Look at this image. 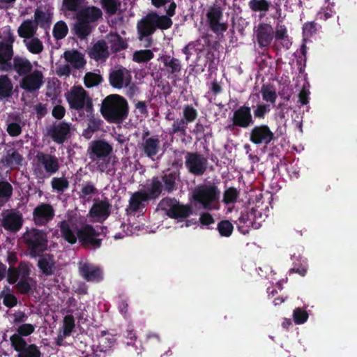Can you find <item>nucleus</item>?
I'll list each match as a JSON object with an SVG mask.
<instances>
[{
	"instance_id": "obj_53",
	"label": "nucleus",
	"mask_w": 357,
	"mask_h": 357,
	"mask_svg": "<svg viewBox=\"0 0 357 357\" xmlns=\"http://www.w3.org/2000/svg\"><path fill=\"white\" fill-rule=\"evenodd\" d=\"M275 38L277 41H282L281 43L284 47H286L287 50L289 49L287 29L280 22L276 26Z\"/></svg>"
},
{
	"instance_id": "obj_35",
	"label": "nucleus",
	"mask_w": 357,
	"mask_h": 357,
	"mask_svg": "<svg viewBox=\"0 0 357 357\" xmlns=\"http://www.w3.org/2000/svg\"><path fill=\"white\" fill-rule=\"evenodd\" d=\"M63 58L75 69H81L86 65L83 54L77 50H67L63 53Z\"/></svg>"
},
{
	"instance_id": "obj_47",
	"label": "nucleus",
	"mask_w": 357,
	"mask_h": 357,
	"mask_svg": "<svg viewBox=\"0 0 357 357\" xmlns=\"http://www.w3.org/2000/svg\"><path fill=\"white\" fill-rule=\"evenodd\" d=\"M28 39L29 40H24V43L29 52L33 54H39L43 51V44L38 38L33 36Z\"/></svg>"
},
{
	"instance_id": "obj_3",
	"label": "nucleus",
	"mask_w": 357,
	"mask_h": 357,
	"mask_svg": "<svg viewBox=\"0 0 357 357\" xmlns=\"http://www.w3.org/2000/svg\"><path fill=\"white\" fill-rule=\"evenodd\" d=\"M306 53L307 47L304 42L299 50L294 52V56L296 58V62L291 63L292 68H296L298 75L296 78H294L295 92H298V102L301 105H307L309 102L310 96V83L307 81V73H305L306 66Z\"/></svg>"
},
{
	"instance_id": "obj_8",
	"label": "nucleus",
	"mask_w": 357,
	"mask_h": 357,
	"mask_svg": "<svg viewBox=\"0 0 357 357\" xmlns=\"http://www.w3.org/2000/svg\"><path fill=\"white\" fill-rule=\"evenodd\" d=\"M66 100L70 109L77 111L85 109L88 114L93 112L92 100L82 86H74L66 95Z\"/></svg>"
},
{
	"instance_id": "obj_10",
	"label": "nucleus",
	"mask_w": 357,
	"mask_h": 357,
	"mask_svg": "<svg viewBox=\"0 0 357 357\" xmlns=\"http://www.w3.org/2000/svg\"><path fill=\"white\" fill-rule=\"evenodd\" d=\"M229 120L231 123L227 125L226 129L230 131L234 130L236 128L246 129L255 123L251 107L246 105L240 106L234 110Z\"/></svg>"
},
{
	"instance_id": "obj_52",
	"label": "nucleus",
	"mask_w": 357,
	"mask_h": 357,
	"mask_svg": "<svg viewBox=\"0 0 357 357\" xmlns=\"http://www.w3.org/2000/svg\"><path fill=\"white\" fill-rule=\"evenodd\" d=\"M262 99L271 103H275L277 98V93L273 86L271 84H263L261 88Z\"/></svg>"
},
{
	"instance_id": "obj_31",
	"label": "nucleus",
	"mask_w": 357,
	"mask_h": 357,
	"mask_svg": "<svg viewBox=\"0 0 357 357\" xmlns=\"http://www.w3.org/2000/svg\"><path fill=\"white\" fill-rule=\"evenodd\" d=\"M160 144L158 136L155 135L142 142L139 148L146 156L153 159L160 151Z\"/></svg>"
},
{
	"instance_id": "obj_16",
	"label": "nucleus",
	"mask_w": 357,
	"mask_h": 357,
	"mask_svg": "<svg viewBox=\"0 0 357 357\" xmlns=\"http://www.w3.org/2000/svg\"><path fill=\"white\" fill-rule=\"evenodd\" d=\"M33 221L36 226H46L55 216L54 207L47 203H40L33 211Z\"/></svg>"
},
{
	"instance_id": "obj_25",
	"label": "nucleus",
	"mask_w": 357,
	"mask_h": 357,
	"mask_svg": "<svg viewBox=\"0 0 357 357\" xmlns=\"http://www.w3.org/2000/svg\"><path fill=\"white\" fill-rule=\"evenodd\" d=\"M102 17V12L101 9L94 6L82 8L76 15L77 20L84 21L89 24L97 22Z\"/></svg>"
},
{
	"instance_id": "obj_18",
	"label": "nucleus",
	"mask_w": 357,
	"mask_h": 357,
	"mask_svg": "<svg viewBox=\"0 0 357 357\" xmlns=\"http://www.w3.org/2000/svg\"><path fill=\"white\" fill-rule=\"evenodd\" d=\"M43 73L39 70H34L22 77L20 81V86L25 91L33 93L38 91L43 86Z\"/></svg>"
},
{
	"instance_id": "obj_36",
	"label": "nucleus",
	"mask_w": 357,
	"mask_h": 357,
	"mask_svg": "<svg viewBox=\"0 0 357 357\" xmlns=\"http://www.w3.org/2000/svg\"><path fill=\"white\" fill-rule=\"evenodd\" d=\"M61 237L68 243L73 245L76 243L78 238L77 233L72 229L69 221L63 220L58 224Z\"/></svg>"
},
{
	"instance_id": "obj_14",
	"label": "nucleus",
	"mask_w": 357,
	"mask_h": 357,
	"mask_svg": "<svg viewBox=\"0 0 357 357\" xmlns=\"http://www.w3.org/2000/svg\"><path fill=\"white\" fill-rule=\"evenodd\" d=\"M185 153V165L189 173L195 176H202L207 169L208 160L198 152L183 151Z\"/></svg>"
},
{
	"instance_id": "obj_46",
	"label": "nucleus",
	"mask_w": 357,
	"mask_h": 357,
	"mask_svg": "<svg viewBox=\"0 0 357 357\" xmlns=\"http://www.w3.org/2000/svg\"><path fill=\"white\" fill-rule=\"evenodd\" d=\"M13 188L12 185L6 181H0V206H3L12 197Z\"/></svg>"
},
{
	"instance_id": "obj_2",
	"label": "nucleus",
	"mask_w": 357,
	"mask_h": 357,
	"mask_svg": "<svg viewBox=\"0 0 357 357\" xmlns=\"http://www.w3.org/2000/svg\"><path fill=\"white\" fill-rule=\"evenodd\" d=\"M166 10V15H159L155 11L149 12L137 23V38L144 47H151L153 43L152 35L157 29L167 30L172 27L171 19L175 15L176 3L172 1Z\"/></svg>"
},
{
	"instance_id": "obj_51",
	"label": "nucleus",
	"mask_w": 357,
	"mask_h": 357,
	"mask_svg": "<svg viewBox=\"0 0 357 357\" xmlns=\"http://www.w3.org/2000/svg\"><path fill=\"white\" fill-rule=\"evenodd\" d=\"M10 118H12L15 121L7 123V132L10 137H17L22 131V126L20 124L21 118L18 115L10 116Z\"/></svg>"
},
{
	"instance_id": "obj_58",
	"label": "nucleus",
	"mask_w": 357,
	"mask_h": 357,
	"mask_svg": "<svg viewBox=\"0 0 357 357\" xmlns=\"http://www.w3.org/2000/svg\"><path fill=\"white\" fill-rule=\"evenodd\" d=\"M153 57L154 54L151 50H141L134 52L132 59L137 63H146Z\"/></svg>"
},
{
	"instance_id": "obj_43",
	"label": "nucleus",
	"mask_w": 357,
	"mask_h": 357,
	"mask_svg": "<svg viewBox=\"0 0 357 357\" xmlns=\"http://www.w3.org/2000/svg\"><path fill=\"white\" fill-rule=\"evenodd\" d=\"M75 34L80 40L86 39L92 32L93 26L84 21L77 20L74 25Z\"/></svg>"
},
{
	"instance_id": "obj_32",
	"label": "nucleus",
	"mask_w": 357,
	"mask_h": 357,
	"mask_svg": "<svg viewBox=\"0 0 357 357\" xmlns=\"http://www.w3.org/2000/svg\"><path fill=\"white\" fill-rule=\"evenodd\" d=\"M11 347L18 353L17 357H41L42 356L39 347L35 344L25 342L24 345L18 344Z\"/></svg>"
},
{
	"instance_id": "obj_49",
	"label": "nucleus",
	"mask_w": 357,
	"mask_h": 357,
	"mask_svg": "<svg viewBox=\"0 0 357 357\" xmlns=\"http://www.w3.org/2000/svg\"><path fill=\"white\" fill-rule=\"evenodd\" d=\"M68 33V27L67 24L63 20L56 22L53 26L52 35L56 40L63 39L67 36Z\"/></svg>"
},
{
	"instance_id": "obj_39",
	"label": "nucleus",
	"mask_w": 357,
	"mask_h": 357,
	"mask_svg": "<svg viewBox=\"0 0 357 357\" xmlns=\"http://www.w3.org/2000/svg\"><path fill=\"white\" fill-rule=\"evenodd\" d=\"M88 126L87 128L83 132V136L86 139H90L92 137V135L100 130L101 126L103 123V121L100 119L99 117H96L91 114H89L88 116Z\"/></svg>"
},
{
	"instance_id": "obj_11",
	"label": "nucleus",
	"mask_w": 357,
	"mask_h": 357,
	"mask_svg": "<svg viewBox=\"0 0 357 357\" xmlns=\"http://www.w3.org/2000/svg\"><path fill=\"white\" fill-rule=\"evenodd\" d=\"M100 234L89 224H85L77 230V238L81 245L89 250H96L101 247L102 238Z\"/></svg>"
},
{
	"instance_id": "obj_17",
	"label": "nucleus",
	"mask_w": 357,
	"mask_h": 357,
	"mask_svg": "<svg viewBox=\"0 0 357 357\" xmlns=\"http://www.w3.org/2000/svg\"><path fill=\"white\" fill-rule=\"evenodd\" d=\"M71 124L66 121L54 123L47 128V135L58 144H63L70 137Z\"/></svg>"
},
{
	"instance_id": "obj_1",
	"label": "nucleus",
	"mask_w": 357,
	"mask_h": 357,
	"mask_svg": "<svg viewBox=\"0 0 357 357\" xmlns=\"http://www.w3.org/2000/svg\"><path fill=\"white\" fill-rule=\"evenodd\" d=\"M178 179L179 172L171 169L152 177L147 181L144 190L137 191L131 195L126 208L127 213L135 215L145 208V203L158 199L162 194L172 193L177 190Z\"/></svg>"
},
{
	"instance_id": "obj_38",
	"label": "nucleus",
	"mask_w": 357,
	"mask_h": 357,
	"mask_svg": "<svg viewBox=\"0 0 357 357\" xmlns=\"http://www.w3.org/2000/svg\"><path fill=\"white\" fill-rule=\"evenodd\" d=\"M107 42L111 50L117 53L128 47L126 40L117 33H110L107 36Z\"/></svg>"
},
{
	"instance_id": "obj_48",
	"label": "nucleus",
	"mask_w": 357,
	"mask_h": 357,
	"mask_svg": "<svg viewBox=\"0 0 357 357\" xmlns=\"http://www.w3.org/2000/svg\"><path fill=\"white\" fill-rule=\"evenodd\" d=\"M85 0H63L62 10L66 13H77L83 6Z\"/></svg>"
},
{
	"instance_id": "obj_59",
	"label": "nucleus",
	"mask_w": 357,
	"mask_h": 357,
	"mask_svg": "<svg viewBox=\"0 0 357 357\" xmlns=\"http://www.w3.org/2000/svg\"><path fill=\"white\" fill-rule=\"evenodd\" d=\"M307 261L306 259L299 258L296 259V261L293 262V267H291V273H296L303 277L307 273Z\"/></svg>"
},
{
	"instance_id": "obj_20",
	"label": "nucleus",
	"mask_w": 357,
	"mask_h": 357,
	"mask_svg": "<svg viewBox=\"0 0 357 357\" xmlns=\"http://www.w3.org/2000/svg\"><path fill=\"white\" fill-rule=\"evenodd\" d=\"M112 146L104 139L92 141L89 147V158L96 161L97 159L109 158L112 153Z\"/></svg>"
},
{
	"instance_id": "obj_4",
	"label": "nucleus",
	"mask_w": 357,
	"mask_h": 357,
	"mask_svg": "<svg viewBox=\"0 0 357 357\" xmlns=\"http://www.w3.org/2000/svg\"><path fill=\"white\" fill-rule=\"evenodd\" d=\"M127 100L120 95L110 94L102 101L100 112L109 123H122L128 116Z\"/></svg>"
},
{
	"instance_id": "obj_33",
	"label": "nucleus",
	"mask_w": 357,
	"mask_h": 357,
	"mask_svg": "<svg viewBox=\"0 0 357 357\" xmlns=\"http://www.w3.org/2000/svg\"><path fill=\"white\" fill-rule=\"evenodd\" d=\"M161 61L169 75H171L174 78H177L179 76L182 70V65L178 59L172 57L170 55H164L161 57Z\"/></svg>"
},
{
	"instance_id": "obj_60",
	"label": "nucleus",
	"mask_w": 357,
	"mask_h": 357,
	"mask_svg": "<svg viewBox=\"0 0 357 357\" xmlns=\"http://www.w3.org/2000/svg\"><path fill=\"white\" fill-rule=\"evenodd\" d=\"M217 229L221 236L229 237L234 231V226L229 220H224L218 223Z\"/></svg>"
},
{
	"instance_id": "obj_24",
	"label": "nucleus",
	"mask_w": 357,
	"mask_h": 357,
	"mask_svg": "<svg viewBox=\"0 0 357 357\" xmlns=\"http://www.w3.org/2000/svg\"><path fill=\"white\" fill-rule=\"evenodd\" d=\"M79 273L87 282H98L103 278L100 268L89 262L79 263Z\"/></svg>"
},
{
	"instance_id": "obj_27",
	"label": "nucleus",
	"mask_w": 357,
	"mask_h": 357,
	"mask_svg": "<svg viewBox=\"0 0 357 357\" xmlns=\"http://www.w3.org/2000/svg\"><path fill=\"white\" fill-rule=\"evenodd\" d=\"M88 54L91 59L96 61H105L109 57L108 46L105 40H98L89 50Z\"/></svg>"
},
{
	"instance_id": "obj_40",
	"label": "nucleus",
	"mask_w": 357,
	"mask_h": 357,
	"mask_svg": "<svg viewBox=\"0 0 357 357\" xmlns=\"http://www.w3.org/2000/svg\"><path fill=\"white\" fill-rule=\"evenodd\" d=\"M37 29L40 27L43 29H50L52 23V17L39 8L36 9L34 12V20H33Z\"/></svg>"
},
{
	"instance_id": "obj_55",
	"label": "nucleus",
	"mask_w": 357,
	"mask_h": 357,
	"mask_svg": "<svg viewBox=\"0 0 357 357\" xmlns=\"http://www.w3.org/2000/svg\"><path fill=\"white\" fill-rule=\"evenodd\" d=\"M0 298H3V305L9 308L13 307L17 303V297L10 293V289L8 287H6L0 293Z\"/></svg>"
},
{
	"instance_id": "obj_13",
	"label": "nucleus",
	"mask_w": 357,
	"mask_h": 357,
	"mask_svg": "<svg viewBox=\"0 0 357 357\" xmlns=\"http://www.w3.org/2000/svg\"><path fill=\"white\" fill-rule=\"evenodd\" d=\"M261 218V212L257 208H252L241 212L235 223L239 232L245 235L250 232L251 228L257 229L260 227L261 224L257 222V220Z\"/></svg>"
},
{
	"instance_id": "obj_26",
	"label": "nucleus",
	"mask_w": 357,
	"mask_h": 357,
	"mask_svg": "<svg viewBox=\"0 0 357 357\" xmlns=\"http://www.w3.org/2000/svg\"><path fill=\"white\" fill-rule=\"evenodd\" d=\"M111 205L107 201H98L94 203L89 210L91 217L96 218L98 222L105 220L110 215Z\"/></svg>"
},
{
	"instance_id": "obj_61",
	"label": "nucleus",
	"mask_w": 357,
	"mask_h": 357,
	"mask_svg": "<svg viewBox=\"0 0 357 357\" xmlns=\"http://www.w3.org/2000/svg\"><path fill=\"white\" fill-rule=\"evenodd\" d=\"M33 280L30 275L29 278H22L16 284L15 289L21 294H29L31 291V285L29 281Z\"/></svg>"
},
{
	"instance_id": "obj_5",
	"label": "nucleus",
	"mask_w": 357,
	"mask_h": 357,
	"mask_svg": "<svg viewBox=\"0 0 357 357\" xmlns=\"http://www.w3.org/2000/svg\"><path fill=\"white\" fill-rule=\"evenodd\" d=\"M22 241L25 255L31 258L36 259L47 250V232L45 230L34 227L27 229L23 234Z\"/></svg>"
},
{
	"instance_id": "obj_23",
	"label": "nucleus",
	"mask_w": 357,
	"mask_h": 357,
	"mask_svg": "<svg viewBox=\"0 0 357 357\" xmlns=\"http://www.w3.org/2000/svg\"><path fill=\"white\" fill-rule=\"evenodd\" d=\"M1 69L6 72L13 70L19 76L24 77L32 72L33 66L28 59L16 56L13 58V63L10 62L7 67H1Z\"/></svg>"
},
{
	"instance_id": "obj_9",
	"label": "nucleus",
	"mask_w": 357,
	"mask_h": 357,
	"mask_svg": "<svg viewBox=\"0 0 357 357\" xmlns=\"http://www.w3.org/2000/svg\"><path fill=\"white\" fill-rule=\"evenodd\" d=\"M158 206L172 219H185L192 213L190 206L181 204L176 198L166 197L160 201Z\"/></svg>"
},
{
	"instance_id": "obj_29",
	"label": "nucleus",
	"mask_w": 357,
	"mask_h": 357,
	"mask_svg": "<svg viewBox=\"0 0 357 357\" xmlns=\"http://www.w3.org/2000/svg\"><path fill=\"white\" fill-rule=\"evenodd\" d=\"M35 331V326L31 324H22L17 328V333H14L10 337V345L22 344L24 345L27 342L23 337H26L32 334Z\"/></svg>"
},
{
	"instance_id": "obj_19",
	"label": "nucleus",
	"mask_w": 357,
	"mask_h": 357,
	"mask_svg": "<svg viewBox=\"0 0 357 357\" xmlns=\"http://www.w3.org/2000/svg\"><path fill=\"white\" fill-rule=\"evenodd\" d=\"M274 139V134L268 125L255 126L250 132V141L254 144L268 145Z\"/></svg>"
},
{
	"instance_id": "obj_41",
	"label": "nucleus",
	"mask_w": 357,
	"mask_h": 357,
	"mask_svg": "<svg viewBox=\"0 0 357 357\" xmlns=\"http://www.w3.org/2000/svg\"><path fill=\"white\" fill-rule=\"evenodd\" d=\"M23 158L22 155L15 149H10L6 151V153L2 159L6 166L14 167L22 165Z\"/></svg>"
},
{
	"instance_id": "obj_7",
	"label": "nucleus",
	"mask_w": 357,
	"mask_h": 357,
	"mask_svg": "<svg viewBox=\"0 0 357 357\" xmlns=\"http://www.w3.org/2000/svg\"><path fill=\"white\" fill-rule=\"evenodd\" d=\"M36 159V163L33 165V171L38 178L43 179L54 174L60 168L59 159L54 155L39 151Z\"/></svg>"
},
{
	"instance_id": "obj_54",
	"label": "nucleus",
	"mask_w": 357,
	"mask_h": 357,
	"mask_svg": "<svg viewBox=\"0 0 357 357\" xmlns=\"http://www.w3.org/2000/svg\"><path fill=\"white\" fill-rule=\"evenodd\" d=\"M102 77L93 72H88L84 77V84L86 88H93L102 83Z\"/></svg>"
},
{
	"instance_id": "obj_30",
	"label": "nucleus",
	"mask_w": 357,
	"mask_h": 357,
	"mask_svg": "<svg viewBox=\"0 0 357 357\" xmlns=\"http://www.w3.org/2000/svg\"><path fill=\"white\" fill-rule=\"evenodd\" d=\"M38 257L37 265L41 273L46 276L54 275L56 270L54 255L52 254H42Z\"/></svg>"
},
{
	"instance_id": "obj_45",
	"label": "nucleus",
	"mask_w": 357,
	"mask_h": 357,
	"mask_svg": "<svg viewBox=\"0 0 357 357\" xmlns=\"http://www.w3.org/2000/svg\"><path fill=\"white\" fill-rule=\"evenodd\" d=\"M13 85L8 75H0V100L10 98Z\"/></svg>"
},
{
	"instance_id": "obj_62",
	"label": "nucleus",
	"mask_w": 357,
	"mask_h": 357,
	"mask_svg": "<svg viewBox=\"0 0 357 357\" xmlns=\"http://www.w3.org/2000/svg\"><path fill=\"white\" fill-rule=\"evenodd\" d=\"M239 196V192L236 188L230 187L225 190L223 194V202L225 204H231L236 202Z\"/></svg>"
},
{
	"instance_id": "obj_56",
	"label": "nucleus",
	"mask_w": 357,
	"mask_h": 357,
	"mask_svg": "<svg viewBox=\"0 0 357 357\" xmlns=\"http://www.w3.org/2000/svg\"><path fill=\"white\" fill-rule=\"evenodd\" d=\"M54 190L58 193H63L69 188V181L66 177H54L51 181Z\"/></svg>"
},
{
	"instance_id": "obj_37",
	"label": "nucleus",
	"mask_w": 357,
	"mask_h": 357,
	"mask_svg": "<svg viewBox=\"0 0 357 357\" xmlns=\"http://www.w3.org/2000/svg\"><path fill=\"white\" fill-rule=\"evenodd\" d=\"M37 31V26H36L32 20H24L17 30L18 36L24 39L35 36Z\"/></svg>"
},
{
	"instance_id": "obj_50",
	"label": "nucleus",
	"mask_w": 357,
	"mask_h": 357,
	"mask_svg": "<svg viewBox=\"0 0 357 357\" xmlns=\"http://www.w3.org/2000/svg\"><path fill=\"white\" fill-rule=\"evenodd\" d=\"M98 193V189L94 183L89 181L82 184L79 192V198L89 200L93 195Z\"/></svg>"
},
{
	"instance_id": "obj_15",
	"label": "nucleus",
	"mask_w": 357,
	"mask_h": 357,
	"mask_svg": "<svg viewBox=\"0 0 357 357\" xmlns=\"http://www.w3.org/2000/svg\"><path fill=\"white\" fill-rule=\"evenodd\" d=\"M191 43L193 50L197 54V60L200 59L202 54L206 52V63H208V70H210L214 64L215 55L211 48V43L209 36H202L200 39L192 41Z\"/></svg>"
},
{
	"instance_id": "obj_44",
	"label": "nucleus",
	"mask_w": 357,
	"mask_h": 357,
	"mask_svg": "<svg viewBox=\"0 0 357 357\" xmlns=\"http://www.w3.org/2000/svg\"><path fill=\"white\" fill-rule=\"evenodd\" d=\"M172 125L169 133L174 135L177 134L182 137H186L188 135L187 130L189 123L183 118H176Z\"/></svg>"
},
{
	"instance_id": "obj_28",
	"label": "nucleus",
	"mask_w": 357,
	"mask_h": 357,
	"mask_svg": "<svg viewBox=\"0 0 357 357\" xmlns=\"http://www.w3.org/2000/svg\"><path fill=\"white\" fill-rule=\"evenodd\" d=\"M273 38V29L271 25L261 24L257 31V40L260 47H268Z\"/></svg>"
},
{
	"instance_id": "obj_21",
	"label": "nucleus",
	"mask_w": 357,
	"mask_h": 357,
	"mask_svg": "<svg viewBox=\"0 0 357 357\" xmlns=\"http://www.w3.org/2000/svg\"><path fill=\"white\" fill-rule=\"evenodd\" d=\"M130 81V72L124 67L120 66L109 72V82L114 89H121L123 86H128Z\"/></svg>"
},
{
	"instance_id": "obj_63",
	"label": "nucleus",
	"mask_w": 357,
	"mask_h": 357,
	"mask_svg": "<svg viewBox=\"0 0 357 357\" xmlns=\"http://www.w3.org/2000/svg\"><path fill=\"white\" fill-rule=\"evenodd\" d=\"M249 7L254 12L268 11L270 3L266 0H250Z\"/></svg>"
},
{
	"instance_id": "obj_64",
	"label": "nucleus",
	"mask_w": 357,
	"mask_h": 357,
	"mask_svg": "<svg viewBox=\"0 0 357 357\" xmlns=\"http://www.w3.org/2000/svg\"><path fill=\"white\" fill-rule=\"evenodd\" d=\"M75 319L72 314L64 317L63 322V336H69L75 328Z\"/></svg>"
},
{
	"instance_id": "obj_12",
	"label": "nucleus",
	"mask_w": 357,
	"mask_h": 357,
	"mask_svg": "<svg viewBox=\"0 0 357 357\" xmlns=\"http://www.w3.org/2000/svg\"><path fill=\"white\" fill-rule=\"evenodd\" d=\"M206 17L208 29L217 36H223L228 29V24L226 22H221L223 17L222 8L215 5L210 6L207 10Z\"/></svg>"
},
{
	"instance_id": "obj_6",
	"label": "nucleus",
	"mask_w": 357,
	"mask_h": 357,
	"mask_svg": "<svg viewBox=\"0 0 357 357\" xmlns=\"http://www.w3.org/2000/svg\"><path fill=\"white\" fill-rule=\"evenodd\" d=\"M220 194L218 186L214 183H202L192 190V199L195 206L212 211L218 209Z\"/></svg>"
},
{
	"instance_id": "obj_42",
	"label": "nucleus",
	"mask_w": 357,
	"mask_h": 357,
	"mask_svg": "<svg viewBox=\"0 0 357 357\" xmlns=\"http://www.w3.org/2000/svg\"><path fill=\"white\" fill-rule=\"evenodd\" d=\"M13 56V49L11 44L0 42V65L7 67Z\"/></svg>"
},
{
	"instance_id": "obj_22",
	"label": "nucleus",
	"mask_w": 357,
	"mask_h": 357,
	"mask_svg": "<svg viewBox=\"0 0 357 357\" xmlns=\"http://www.w3.org/2000/svg\"><path fill=\"white\" fill-rule=\"evenodd\" d=\"M31 274L29 263L21 261L17 267L10 266L6 268V280L10 284H16L22 278H29Z\"/></svg>"
},
{
	"instance_id": "obj_34",
	"label": "nucleus",
	"mask_w": 357,
	"mask_h": 357,
	"mask_svg": "<svg viewBox=\"0 0 357 357\" xmlns=\"http://www.w3.org/2000/svg\"><path fill=\"white\" fill-rule=\"evenodd\" d=\"M2 225L6 230L17 231L22 226V215L11 212L3 218Z\"/></svg>"
},
{
	"instance_id": "obj_57",
	"label": "nucleus",
	"mask_w": 357,
	"mask_h": 357,
	"mask_svg": "<svg viewBox=\"0 0 357 357\" xmlns=\"http://www.w3.org/2000/svg\"><path fill=\"white\" fill-rule=\"evenodd\" d=\"M182 117L190 124L197 119L198 112L192 105H185L182 110Z\"/></svg>"
}]
</instances>
